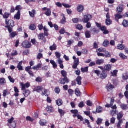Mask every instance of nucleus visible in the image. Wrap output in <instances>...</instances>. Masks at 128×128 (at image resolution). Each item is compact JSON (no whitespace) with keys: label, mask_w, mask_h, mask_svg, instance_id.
Instances as JSON below:
<instances>
[{"label":"nucleus","mask_w":128,"mask_h":128,"mask_svg":"<svg viewBox=\"0 0 128 128\" xmlns=\"http://www.w3.org/2000/svg\"><path fill=\"white\" fill-rule=\"evenodd\" d=\"M14 118L12 117L10 119L8 120V126L10 128H16V124L14 121Z\"/></svg>","instance_id":"f257e3e1"},{"label":"nucleus","mask_w":128,"mask_h":128,"mask_svg":"<svg viewBox=\"0 0 128 128\" xmlns=\"http://www.w3.org/2000/svg\"><path fill=\"white\" fill-rule=\"evenodd\" d=\"M42 58H44V54H42L39 53L37 55L38 60H42Z\"/></svg>","instance_id":"3c124183"},{"label":"nucleus","mask_w":128,"mask_h":128,"mask_svg":"<svg viewBox=\"0 0 128 128\" xmlns=\"http://www.w3.org/2000/svg\"><path fill=\"white\" fill-rule=\"evenodd\" d=\"M122 78L126 80L128 79V73L124 74L122 76Z\"/></svg>","instance_id":"864d4df0"},{"label":"nucleus","mask_w":128,"mask_h":128,"mask_svg":"<svg viewBox=\"0 0 128 128\" xmlns=\"http://www.w3.org/2000/svg\"><path fill=\"white\" fill-rule=\"evenodd\" d=\"M42 64H39L37 66H33L32 68L34 70H40V68H42Z\"/></svg>","instance_id":"f8f14e48"},{"label":"nucleus","mask_w":128,"mask_h":128,"mask_svg":"<svg viewBox=\"0 0 128 128\" xmlns=\"http://www.w3.org/2000/svg\"><path fill=\"white\" fill-rule=\"evenodd\" d=\"M105 54L106 58H110L112 56V54L106 50L105 52Z\"/></svg>","instance_id":"de8ad7c7"},{"label":"nucleus","mask_w":128,"mask_h":128,"mask_svg":"<svg viewBox=\"0 0 128 128\" xmlns=\"http://www.w3.org/2000/svg\"><path fill=\"white\" fill-rule=\"evenodd\" d=\"M55 54L57 58H60V56H62V55L60 54V53L58 52H55Z\"/></svg>","instance_id":"bf43d9fd"},{"label":"nucleus","mask_w":128,"mask_h":128,"mask_svg":"<svg viewBox=\"0 0 128 128\" xmlns=\"http://www.w3.org/2000/svg\"><path fill=\"white\" fill-rule=\"evenodd\" d=\"M23 94L25 98H28L30 94V90H24Z\"/></svg>","instance_id":"aec40b11"},{"label":"nucleus","mask_w":128,"mask_h":128,"mask_svg":"<svg viewBox=\"0 0 128 128\" xmlns=\"http://www.w3.org/2000/svg\"><path fill=\"white\" fill-rule=\"evenodd\" d=\"M22 66V61L20 62L17 66V68H18V70H24V68Z\"/></svg>","instance_id":"412c9836"},{"label":"nucleus","mask_w":128,"mask_h":128,"mask_svg":"<svg viewBox=\"0 0 128 128\" xmlns=\"http://www.w3.org/2000/svg\"><path fill=\"white\" fill-rule=\"evenodd\" d=\"M21 86L22 87V90H26V88H28L30 86V83H26V84H24V83H21Z\"/></svg>","instance_id":"0eeeda50"},{"label":"nucleus","mask_w":128,"mask_h":128,"mask_svg":"<svg viewBox=\"0 0 128 128\" xmlns=\"http://www.w3.org/2000/svg\"><path fill=\"white\" fill-rule=\"evenodd\" d=\"M44 88L40 86H38L34 88V92H40L42 91V89Z\"/></svg>","instance_id":"4468645a"},{"label":"nucleus","mask_w":128,"mask_h":128,"mask_svg":"<svg viewBox=\"0 0 128 128\" xmlns=\"http://www.w3.org/2000/svg\"><path fill=\"white\" fill-rule=\"evenodd\" d=\"M87 106H92V102L90 100H88Z\"/></svg>","instance_id":"338daca9"},{"label":"nucleus","mask_w":128,"mask_h":128,"mask_svg":"<svg viewBox=\"0 0 128 128\" xmlns=\"http://www.w3.org/2000/svg\"><path fill=\"white\" fill-rule=\"evenodd\" d=\"M68 92L70 96H72L74 94V90L70 89L68 90Z\"/></svg>","instance_id":"0e129e2a"},{"label":"nucleus","mask_w":128,"mask_h":128,"mask_svg":"<svg viewBox=\"0 0 128 128\" xmlns=\"http://www.w3.org/2000/svg\"><path fill=\"white\" fill-rule=\"evenodd\" d=\"M5 84H6V81L4 78H0V86H4Z\"/></svg>","instance_id":"7c9ffc66"},{"label":"nucleus","mask_w":128,"mask_h":128,"mask_svg":"<svg viewBox=\"0 0 128 128\" xmlns=\"http://www.w3.org/2000/svg\"><path fill=\"white\" fill-rule=\"evenodd\" d=\"M36 26L34 24H32L30 26V30H36Z\"/></svg>","instance_id":"a18cd8bd"},{"label":"nucleus","mask_w":128,"mask_h":128,"mask_svg":"<svg viewBox=\"0 0 128 128\" xmlns=\"http://www.w3.org/2000/svg\"><path fill=\"white\" fill-rule=\"evenodd\" d=\"M124 6L120 5L116 8L118 14H121L122 12H124Z\"/></svg>","instance_id":"1a4fd4ad"},{"label":"nucleus","mask_w":128,"mask_h":128,"mask_svg":"<svg viewBox=\"0 0 128 128\" xmlns=\"http://www.w3.org/2000/svg\"><path fill=\"white\" fill-rule=\"evenodd\" d=\"M8 78L10 82H11L12 84H14V82H16V80L11 77V76H8Z\"/></svg>","instance_id":"09e8293b"},{"label":"nucleus","mask_w":128,"mask_h":128,"mask_svg":"<svg viewBox=\"0 0 128 128\" xmlns=\"http://www.w3.org/2000/svg\"><path fill=\"white\" fill-rule=\"evenodd\" d=\"M104 70H108V72H110V70H112V65L110 64L106 65L104 66Z\"/></svg>","instance_id":"cd10ccee"},{"label":"nucleus","mask_w":128,"mask_h":128,"mask_svg":"<svg viewBox=\"0 0 128 128\" xmlns=\"http://www.w3.org/2000/svg\"><path fill=\"white\" fill-rule=\"evenodd\" d=\"M78 12H84V6L82 5H79L78 7Z\"/></svg>","instance_id":"b1692460"},{"label":"nucleus","mask_w":128,"mask_h":128,"mask_svg":"<svg viewBox=\"0 0 128 128\" xmlns=\"http://www.w3.org/2000/svg\"><path fill=\"white\" fill-rule=\"evenodd\" d=\"M106 88L110 92V90H112L114 88V86L112 84H108L106 86Z\"/></svg>","instance_id":"2eb2a0df"},{"label":"nucleus","mask_w":128,"mask_h":128,"mask_svg":"<svg viewBox=\"0 0 128 128\" xmlns=\"http://www.w3.org/2000/svg\"><path fill=\"white\" fill-rule=\"evenodd\" d=\"M106 51V48H100L97 50V52H105Z\"/></svg>","instance_id":"37998d69"},{"label":"nucleus","mask_w":128,"mask_h":128,"mask_svg":"<svg viewBox=\"0 0 128 128\" xmlns=\"http://www.w3.org/2000/svg\"><path fill=\"white\" fill-rule=\"evenodd\" d=\"M56 104L58 106H60L62 105V99H58L56 101Z\"/></svg>","instance_id":"f704fd0d"},{"label":"nucleus","mask_w":128,"mask_h":128,"mask_svg":"<svg viewBox=\"0 0 128 128\" xmlns=\"http://www.w3.org/2000/svg\"><path fill=\"white\" fill-rule=\"evenodd\" d=\"M22 46L24 48H32V44L29 42H24L22 43Z\"/></svg>","instance_id":"7ed1b4c3"},{"label":"nucleus","mask_w":128,"mask_h":128,"mask_svg":"<svg viewBox=\"0 0 128 128\" xmlns=\"http://www.w3.org/2000/svg\"><path fill=\"white\" fill-rule=\"evenodd\" d=\"M42 10H44V12H46L45 14L47 16H52V10L50 8H42Z\"/></svg>","instance_id":"39448f33"},{"label":"nucleus","mask_w":128,"mask_h":128,"mask_svg":"<svg viewBox=\"0 0 128 128\" xmlns=\"http://www.w3.org/2000/svg\"><path fill=\"white\" fill-rule=\"evenodd\" d=\"M102 110H103L102 108L100 106H99L96 108V112H98V114H100V112H102Z\"/></svg>","instance_id":"e433bc0d"},{"label":"nucleus","mask_w":128,"mask_h":128,"mask_svg":"<svg viewBox=\"0 0 128 128\" xmlns=\"http://www.w3.org/2000/svg\"><path fill=\"white\" fill-rule=\"evenodd\" d=\"M82 78L80 76H78L77 78L76 79L77 84H78V86H82Z\"/></svg>","instance_id":"6ab92c4d"},{"label":"nucleus","mask_w":128,"mask_h":128,"mask_svg":"<svg viewBox=\"0 0 128 128\" xmlns=\"http://www.w3.org/2000/svg\"><path fill=\"white\" fill-rule=\"evenodd\" d=\"M29 14L31 18H34V16H36V10H33L32 11L29 12Z\"/></svg>","instance_id":"ddd939ff"},{"label":"nucleus","mask_w":128,"mask_h":128,"mask_svg":"<svg viewBox=\"0 0 128 128\" xmlns=\"http://www.w3.org/2000/svg\"><path fill=\"white\" fill-rule=\"evenodd\" d=\"M36 80L37 82H42V79L40 77H38L36 78Z\"/></svg>","instance_id":"774afa93"},{"label":"nucleus","mask_w":128,"mask_h":128,"mask_svg":"<svg viewBox=\"0 0 128 128\" xmlns=\"http://www.w3.org/2000/svg\"><path fill=\"white\" fill-rule=\"evenodd\" d=\"M106 76H107L106 74L104 72L100 74V78H102V80H104V78H106Z\"/></svg>","instance_id":"49530a36"},{"label":"nucleus","mask_w":128,"mask_h":128,"mask_svg":"<svg viewBox=\"0 0 128 128\" xmlns=\"http://www.w3.org/2000/svg\"><path fill=\"white\" fill-rule=\"evenodd\" d=\"M85 36L86 38H92V35L90 34V31H86L85 32Z\"/></svg>","instance_id":"c85d7f7f"},{"label":"nucleus","mask_w":128,"mask_h":128,"mask_svg":"<svg viewBox=\"0 0 128 128\" xmlns=\"http://www.w3.org/2000/svg\"><path fill=\"white\" fill-rule=\"evenodd\" d=\"M44 33L40 34L38 36V40H44Z\"/></svg>","instance_id":"ea45409f"},{"label":"nucleus","mask_w":128,"mask_h":128,"mask_svg":"<svg viewBox=\"0 0 128 128\" xmlns=\"http://www.w3.org/2000/svg\"><path fill=\"white\" fill-rule=\"evenodd\" d=\"M10 14L8 12H6L4 15H3V18H6L8 19V18H10Z\"/></svg>","instance_id":"8fccbe9b"},{"label":"nucleus","mask_w":128,"mask_h":128,"mask_svg":"<svg viewBox=\"0 0 128 128\" xmlns=\"http://www.w3.org/2000/svg\"><path fill=\"white\" fill-rule=\"evenodd\" d=\"M120 108L122 110H128V104H122L120 105Z\"/></svg>","instance_id":"79ce46f5"},{"label":"nucleus","mask_w":128,"mask_h":128,"mask_svg":"<svg viewBox=\"0 0 128 128\" xmlns=\"http://www.w3.org/2000/svg\"><path fill=\"white\" fill-rule=\"evenodd\" d=\"M96 64L98 66H100V64H104V60L102 59L98 60H96Z\"/></svg>","instance_id":"bb28decb"},{"label":"nucleus","mask_w":128,"mask_h":128,"mask_svg":"<svg viewBox=\"0 0 128 128\" xmlns=\"http://www.w3.org/2000/svg\"><path fill=\"white\" fill-rule=\"evenodd\" d=\"M108 46H110V42L108 41V40H104L103 42V46H104V48H108Z\"/></svg>","instance_id":"393cba45"},{"label":"nucleus","mask_w":128,"mask_h":128,"mask_svg":"<svg viewBox=\"0 0 128 128\" xmlns=\"http://www.w3.org/2000/svg\"><path fill=\"white\" fill-rule=\"evenodd\" d=\"M60 82L61 84H65L70 82V80L68 79V78H64L60 79Z\"/></svg>","instance_id":"6e6552de"},{"label":"nucleus","mask_w":128,"mask_h":128,"mask_svg":"<svg viewBox=\"0 0 128 128\" xmlns=\"http://www.w3.org/2000/svg\"><path fill=\"white\" fill-rule=\"evenodd\" d=\"M124 28H128V20H124L122 24Z\"/></svg>","instance_id":"4c0bfd02"},{"label":"nucleus","mask_w":128,"mask_h":128,"mask_svg":"<svg viewBox=\"0 0 128 128\" xmlns=\"http://www.w3.org/2000/svg\"><path fill=\"white\" fill-rule=\"evenodd\" d=\"M56 6L60 8H62V6H63L62 4V3L60 2H56Z\"/></svg>","instance_id":"680f3d73"},{"label":"nucleus","mask_w":128,"mask_h":128,"mask_svg":"<svg viewBox=\"0 0 128 128\" xmlns=\"http://www.w3.org/2000/svg\"><path fill=\"white\" fill-rule=\"evenodd\" d=\"M50 64H52L54 68H58V64H56V63L54 60H51L50 61Z\"/></svg>","instance_id":"c756f323"},{"label":"nucleus","mask_w":128,"mask_h":128,"mask_svg":"<svg viewBox=\"0 0 128 128\" xmlns=\"http://www.w3.org/2000/svg\"><path fill=\"white\" fill-rule=\"evenodd\" d=\"M102 122V119L100 118H98L96 121L97 124H98V126H100V124H101Z\"/></svg>","instance_id":"4d7b16f0"},{"label":"nucleus","mask_w":128,"mask_h":128,"mask_svg":"<svg viewBox=\"0 0 128 128\" xmlns=\"http://www.w3.org/2000/svg\"><path fill=\"white\" fill-rule=\"evenodd\" d=\"M76 28L77 30H82V28H84V27L81 24H78L76 26Z\"/></svg>","instance_id":"052dcab7"},{"label":"nucleus","mask_w":128,"mask_h":128,"mask_svg":"<svg viewBox=\"0 0 128 128\" xmlns=\"http://www.w3.org/2000/svg\"><path fill=\"white\" fill-rule=\"evenodd\" d=\"M17 34L16 32H11L10 33V38H14V36H17Z\"/></svg>","instance_id":"13d9d810"},{"label":"nucleus","mask_w":128,"mask_h":128,"mask_svg":"<svg viewBox=\"0 0 128 128\" xmlns=\"http://www.w3.org/2000/svg\"><path fill=\"white\" fill-rule=\"evenodd\" d=\"M119 56L122 58V60H128V56L124 55V54L122 53H120L119 54Z\"/></svg>","instance_id":"2f4dec72"},{"label":"nucleus","mask_w":128,"mask_h":128,"mask_svg":"<svg viewBox=\"0 0 128 128\" xmlns=\"http://www.w3.org/2000/svg\"><path fill=\"white\" fill-rule=\"evenodd\" d=\"M62 6H64V8H72V6L68 4H66L64 3L62 4Z\"/></svg>","instance_id":"5fc2aeb1"},{"label":"nucleus","mask_w":128,"mask_h":128,"mask_svg":"<svg viewBox=\"0 0 128 128\" xmlns=\"http://www.w3.org/2000/svg\"><path fill=\"white\" fill-rule=\"evenodd\" d=\"M91 32H94V34H98V30H96V28H92L90 30Z\"/></svg>","instance_id":"603ef678"},{"label":"nucleus","mask_w":128,"mask_h":128,"mask_svg":"<svg viewBox=\"0 0 128 128\" xmlns=\"http://www.w3.org/2000/svg\"><path fill=\"white\" fill-rule=\"evenodd\" d=\"M114 122H116V118L112 117V118H110V124H114Z\"/></svg>","instance_id":"69168bd1"},{"label":"nucleus","mask_w":128,"mask_h":128,"mask_svg":"<svg viewBox=\"0 0 128 128\" xmlns=\"http://www.w3.org/2000/svg\"><path fill=\"white\" fill-rule=\"evenodd\" d=\"M91 15H86L84 16V18L83 19V22H84V24H86V22H90V20H91Z\"/></svg>","instance_id":"423d86ee"},{"label":"nucleus","mask_w":128,"mask_h":128,"mask_svg":"<svg viewBox=\"0 0 128 128\" xmlns=\"http://www.w3.org/2000/svg\"><path fill=\"white\" fill-rule=\"evenodd\" d=\"M112 108L114 110H111V115L114 116L116 114V108H118L116 105H114V106H112Z\"/></svg>","instance_id":"9b49d317"},{"label":"nucleus","mask_w":128,"mask_h":128,"mask_svg":"<svg viewBox=\"0 0 128 128\" xmlns=\"http://www.w3.org/2000/svg\"><path fill=\"white\" fill-rule=\"evenodd\" d=\"M75 92H76V94L77 96H80L82 93L80 92V89L76 88L75 90Z\"/></svg>","instance_id":"58836bf2"},{"label":"nucleus","mask_w":128,"mask_h":128,"mask_svg":"<svg viewBox=\"0 0 128 128\" xmlns=\"http://www.w3.org/2000/svg\"><path fill=\"white\" fill-rule=\"evenodd\" d=\"M124 117V112H120L118 114V120H122V118Z\"/></svg>","instance_id":"5701e85b"},{"label":"nucleus","mask_w":128,"mask_h":128,"mask_svg":"<svg viewBox=\"0 0 128 128\" xmlns=\"http://www.w3.org/2000/svg\"><path fill=\"white\" fill-rule=\"evenodd\" d=\"M61 74L63 76V78H68V72L66 70H62Z\"/></svg>","instance_id":"473e14b6"},{"label":"nucleus","mask_w":128,"mask_h":128,"mask_svg":"<svg viewBox=\"0 0 128 128\" xmlns=\"http://www.w3.org/2000/svg\"><path fill=\"white\" fill-rule=\"evenodd\" d=\"M58 112L60 114V116H64L66 114V112L62 109H58Z\"/></svg>","instance_id":"c9c22d12"},{"label":"nucleus","mask_w":128,"mask_h":128,"mask_svg":"<svg viewBox=\"0 0 128 128\" xmlns=\"http://www.w3.org/2000/svg\"><path fill=\"white\" fill-rule=\"evenodd\" d=\"M119 122H118V123L117 125V128H122V127H120V126H122V120H118Z\"/></svg>","instance_id":"6e6d98bb"},{"label":"nucleus","mask_w":128,"mask_h":128,"mask_svg":"<svg viewBox=\"0 0 128 128\" xmlns=\"http://www.w3.org/2000/svg\"><path fill=\"white\" fill-rule=\"evenodd\" d=\"M6 24L10 28H14V22L12 20H8L6 19Z\"/></svg>","instance_id":"20e7f679"},{"label":"nucleus","mask_w":128,"mask_h":128,"mask_svg":"<svg viewBox=\"0 0 128 128\" xmlns=\"http://www.w3.org/2000/svg\"><path fill=\"white\" fill-rule=\"evenodd\" d=\"M116 20L117 22H118V20H120V18H122V15H121L120 14L118 13L115 16Z\"/></svg>","instance_id":"a211bd4d"},{"label":"nucleus","mask_w":128,"mask_h":128,"mask_svg":"<svg viewBox=\"0 0 128 128\" xmlns=\"http://www.w3.org/2000/svg\"><path fill=\"white\" fill-rule=\"evenodd\" d=\"M46 110L48 111V112H54V108L52 106H48L46 108Z\"/></svg>","instance_id":"c03bdc74"},{"label":"nucleus","mask_w":128,"mask_h":128,"mask_svg":"<svg viewBox=\"0 0 128 128\" xmlns=\"http://www.w3.org/2000/svg\"><path fill=\"white\" fill-rule=\"evenodd\" d=\"M50 95V90L46 89H43L42 90V96H48Z\"/></svg>","instance_id":"9d476101"},{"label":"nucleus","mask_w":128,"mask_h":128,"mask_svg":"<svg viewBox=\"0 0 128 128\" xmlns=\"http://www.w3.org/2000/svg\"><path fill=\"white\" fill-rule=\"evenodd\" d=\"M14 90L16 94H14V96H16V98H18L20 96V94H18V92H20V90H18V88H16V86L14 87Z\"/></svg>","instance_id":"4be33fe9"},{"label":"nucleus","mask_w":128,"mask_h":128,"mask_svg":"<svg viewBox=\"0 0 128 128\" xmlns=\"http://www.w3.org/2000/svg\"><path fill=\"white\" fill-rule=\"evenodd\" d=\"M56 48H58V46H56V44H54L52 46H50V50L52 52L53 50H56Z\"/></svg>","instance_id":"a878e982"},{"label":"nucleus","mask_w":128,"mask_h":128,"mask_svg":"<svg viewBox=\"0 0 128 128\" xmlns=\"http://www.w3.org/2000/svg\"><path fill=\"white\" fill-rule=\"evenodd\" d=\"M106 24L107 26H110L112 24V21L110 20V13H108L106 15Z\"/></svg>","instance_id":"f03ea898"},{"label":"nucleus","mask_w":128,"mask_h":128,"mask_svg":"<svg viewBox=\"0 0 128 128\" xmlns=\"http://www.w3.org/2000/svg\"><path fill=\"white\" fill-rule=\"evenodd\" d=\"M16 20H20V11H18L16 14L14 16Z\"/></svg>","instance_id":"72a5a7b5"},{"label":"nucleus","mask_w":128,"mask_h":128,"mask_svg":"<svg viewBox=\"0 0 128 128\" xmlns=\"http://www.w3.org/2000/svg\"><path fill=\"white\" fill-rule=\"evenodd\" d=\"M72 114H73V117L76 118V116L79 114L78 111L76 110H71Z\"/></svg>","instance_id":"dca6fc26"},{"label":"nucleus","mask_w":128,"mask_h":128,"mask_svg":"<svg viewBox=\"0 0 128 128\" xmlns=\"http://www.w3.org/2000/svg\"><path fill=\"white\" fill-rule=\"evenodd\" d=\"M117 48L118 50H124L126 48V46L122 44H118Z\"/></svg>","instance_id":"f3484780"},{"label":"nucleus","mask_w":128,"mask_h":128,"mask_svg":"<svg viewBox=\"0 0 128 128\" xmlns=\"http://www.w3.org/2000/svg\"><path fill=\"white\" fill-rule=\"evenodd\" d=\"M81 72L83 73L88 72V67H85L81 68Z\"/></svg>","instance_id":"a19ab883"},{"label":"nucleus","mask_w":128,"mask_h":128,"mask_svg":"<svg viewBox=\"0 0 128 128\" xmlns=\"http://www.w3.org/2000/svg\"><path fill=\"white\" fill-rule=\"evenodd\" d=\"M118 70H115L113 72H112V76H116V74H118Z\"/></svg>","instance_id":"e2e57ef3"}]
</instances>
